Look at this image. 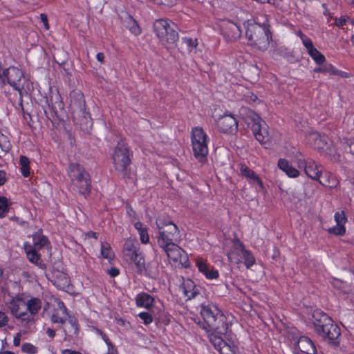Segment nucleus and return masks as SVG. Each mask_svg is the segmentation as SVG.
<instances>
[{
	"mask_svg": "<svg viewBox=\"0 0 354 354\" xmlns=\"http://www.w3.org/2000/svg\"><path fill=\"white\" fill-rule=\"evenodd\" d=\"M244 96L246 98V100L248 102H255L256 100L257 99V97L254 95L252 93H250V92H248L247 94H245Z\"/></svg>",
	"mask_w": 354,
	"mask_h": 354,
	"instance_id": "obj_54",
	"label": "nucleus"
},
{
	"mask_svg": "<svg viewBox=\"0 0 354 354\" xmlns=\"http://www.w3.org/2000/svg\"><path fill=\"white\" fill-rule=\"evenodd\" d=\"M219 129L224 133H234L237 131L238 121L232 115H224L217 122Z\"/></svg>",
	"mask_w": 354,
	"mask_h": 354,
	"instance_id": "obj_16",
	"label": "nucleus"
},
{
	"mask_svg": "<svg viewBox=\"0 0 354 354\" xmlns=\"http://www.w3.org/2000/svg\"><path fill=\"white\" fill-rule=\"evenodd\" d=\"M138 317L143 321L145 324H149L153 322L152 315L148 312H142L138 315Z\"/></svg>",
	"mask_w": 354,
	"mask_h": 354,
	"instance_id": "obj_45",
	"label": "nucleus"
},
{
	"mask_svg": "<svg viewBox=\"0 0 354 354\" xmlns=\"http://www.w3.org/2000/svg\"><path fill=\"white\" fill-rule=\"evenodd\" d=\"M58 306L62 314H66V322L62 324L66 335L70 337L77 336L79 330L77 319L68 313L67 309L63 302L59 303Z\"/></svg>",
	"mask_w": 354,
	"mask_h": 354,
	"instance_id": "obj_11",
	"label": "nucleus"
},
{
	"mask_svg": "<svg viewBox=\"0 0 354 354\" xmlns=\"http://www.w3.org/2000/svg\"><path fill=\"white\" fill-rule=\"evenodd\" d=\"M245 35L250 45L256 46L261 50H265L268 48L272 39V35L268 27L259 24H248Z\"/></svg>",
	"mask_w": 354,
	"mask_h": 354,
	"instance_id": "obj_5",
	"label": "nucleus"
},
{
	"mask_svg": "<svg viewBox=\"0 0 354 354\" xmlns=\"http://www.w3.org/2000/svg\"><path fill=\"white\" fill-rule=\"evenodd\" d=\"M335 221L337 224L344 225L347 221L344 211L337 212L335 214Z\"/></svg>",
	"mask_w": 354,
	"mask_h": 354,
	"instance_id": "obj_43",
	"label": "nucleus"
},
{
	"mask_svg": "<svg viewBox=\"0 0 354 354\" xmlns=\"http://www.w3.org/2000/svg\"><path fill=\"white\" fill-rule=\"evenodd\" d=\"M132 253V254H129L127 257L135 263L138 270L142 271L145 268V261L140 248L136 249L135 252Z\"/></svg>",
	"mask_w": 354,
	"mask_h": 354,
	"instance_id": "obj_28",
	"label": "nucleus"
},
{
	"mask_svg": "<svg viewBox=\"0 0 354 354\" xmlns=\"http://www.w3.org/2000/svg\"><path fill=\"white\" fill-rule=\"evenodd\" d=\"M158 5H165L167 6H171L175 4L176 0H151Z\"/></svg>",
	"mask_w": 354,
	"mask_h": 354,
	"instance_id": "obj_48",
	"label": "nucleus"
},
{
	"mask_svg": "<svg viewBox=\"0 0 354 354\" xmlns=\"http://www.w3.org/2000/svg\"><path fill=\"white\" fill-rule=\"evenodd\" d=\"M46 333L48 335V337H50V338H54L55 336V330L50 328L46 330Z\"/></svg>",
	"mask_w": 354,
	"mask_h": 354,
	"instance_id": "obj_60",
	"label": "nucleus"
},
{
	"mask_svg": "<svg viewBox=\"0 0 354 354\" xmlns=\"http://www.w3.org/2000/svg\"><path fill=\"white\" fill-rule=\"evenodd\" d=\"M192 144L195 158L204 163L207 160L208 147L207 136L202 128L195 127L192 129Z\"/></svg>",
	"mask_w": 354,
	"mask_h": 354,
	"instance_id": "obj_10",
	"label": "nucleus"
},
{
	"mask_svg": "<svg viewBox=\"0 0 354 354\" xmlns=\"http://www.w3.org/2000/svg\"><path fill=\"white\" fill-rule=\"evenodd\" d=\"M297 35L301 39L304 46H306V44H308L309 42H310L312 41L309 37H308L304 34H303L301 32V31H299Z\"/></svg>",
	"mask_w": 354,
	"mask_h": 354,
	"instance_id": "obj_50",
	"label": "nucleus"
},
{
	"mask_svg": "<svg viewBox=\"0 0 354 354\" xmlns=\"http://www.w3.org/2000/svg\"><path fill=\"white\" fill-rule=\"evenodd\" d=\"M63 315L60 317L57 313H55L51 316V321L53 323H60L63 324L66 322V314H62Z\"/></svg>",
	"mask_w": 354,
	"mask_h": 354,
	"instance_id": "obj_46",
	"label": "nucleus"
},
{
	"mask_svg": "<svg viewBox=\"0 0 354 354\" xmlns=\"http://www.w3.org/2000/svg\"><path fill=\"white\" fill-rule=\"evenodd\" d=\"M153 32L160 40V42L167 48H173L178 40L177 26L171 21L159 19L154 21Z\"/></svg>",
	"mask_w": 354,
	"mask_h": 354,
	"instance_id": "obj_4",
	"label": "nucleus"
},
{
	"mask_svg": "<svg viewBox=\"0 0 354 354\" xmlns=\"http://www.w3.org/2000/svg\"><path fill=\"white\" fill-rule=\"evenodd\" d=\"M124 23L126 28L133 35H139L141 33V28L137 21L131 15H127L125 17Z\"/></svg>",
	"mask_w": 354,
	"mask_h": 354,
	"instance_id": "obj_32",
	"label": "nucleus"
},
{
	"mask_svg": "<svg viewBox=\"0 0 354 354\" xmlns=\"http://www.w3.org/2000/svg\"><path fill=\"white\" fill-rule=\"evenodd\" d=\"M86 237H88V238H90V237H93V238H95V239H97V234H96V233H95V232H92V231H90V232H88V233H86Z\"/></svg>",
	"mask_w": 354,
	"mask_h": 354,
	"instance_id": "obj_62",
	"label": "nucleus"
},
{
	"mask_svg": "<svg viewBox=\"0 0 354 354\" xmlns=\"http://www.w3.org/2000/svg\"><path fill=\"white\" fill-rule=\"evenodd\" d=\"M136 302L138 306L149 309L153 305L154 299L149 294L142 292L136 296Z\"/></svg>",
	"mask_w": 354,
	"mask_h": 354,
	"instance_id": "obj_25",
	"label": "nucleus"
},
{
	"mask_svg": "<svg viewBox=\"0 0 354 354\" xmlns=\"http://www.w3.org/2000/svg\"><path fill=\"white\" fill-rule=\"evenodd\" d=\"M21 343V334L17 333L13 339V344L15 346H19Z\"/></svg>",
	"mask_w": 354,
	"mask_h": 354,
	"instance_id": "obj_56",
	"label": "nucleus"
},
{
	"mask_svg": "<svg viewBox=\"0 0 354 354\" xmlns=\"http://www.w3.org/2000/svg\"><path fill=\"white\" fill-rule=\"evenodd\" d=\"M233 246L230 252H228V259L232 263H239L241 261L242 254L245 250L243 243L238 238L233 239Z\"/></svg>",
	"mask_w": 354,
	"mask_h": 354,
	"instance_id": "obj_18",
	"label": "nucleus"
},
{
	"mask_svg": "<svg viewBox=\"0 0 354 354\" xmlns=\"http://www.w3.org/2000/svg\"><path fill=\"white\" fill-rule=\"evenodd\" d=\"M165 252L169 260L175 263L181 264L187 266L188 261L187 256L185 252L180 248L177 243H173L165 248H161Z\"/></svg>",
	"mask_w": 354,
	"mask_h": 354,
	"instance_id": "obj_12",
	"label": "nucleus"
},
{
	"mask_svg": "<svg viewBox=\"0 0 354 354\" xmlns=\"http://www.w3.org/2000/svg\"><path fill=\"white\" fill-rule=\"evenodd\" d=\"M71 106L74 112L80 114L85 120L90 118L89 113L86 111V104L84 95L81 93H75L71 102Z\"/></svg>",
	"mask_w": 354,
	"mask_h": 354,
	"instance_id": "obj_17",
	"label": "nucleus"
},
{
	"mask_svg": "<svg viewBox=\"0 0 354 354\" xmlns=\"http://www.w3.org/2000/svg\"><path fill=\"white\" fill-rule=\"evenodd\" d=\"M96 58L100 62V63H104V53H98L96 55Z\"/></svg>",
	"mask_w": 354,
	"mask_h": 354,
	"instance_id": "obj_61",
	"label": "nucleus"
},
{
	"mask_svg": "<svg viewBox=\"0 0 354 354\" xmlns=\"http://www.w3.org/2000/svg\"><path fill=\"white\" fill-rule=\"evenodd\" d=\"M156 223L158 229L157 242L160 248H165L180 241V235L178 227L165 216H159Z\"/></svg>",
	"mask_w": 354,
	"mask_h": 354,
	"instance_id": "obj_3",
	"label": "nucleus"
},
{
	"mask_svg": "<svg viewBox=\"0 0 354 354\" xmlns=\"http://www.w3.org/2000/svg\"><path fill=\"white\" fill-rule=\"evenodd\" d=\"M306 48V50L308 55L311 57V58L317 64H322L325 62L326 58L323 54H322L313 45V41H311L308 44L304 46Z\"/></svg>",
	"mask_w": 354,
	"mask_h": 354,
	"instance_id": "obj_23",
	"label": "nucleus"
},
{
	"mask_svg": "<svg viewBox=\"0 0 354 354\" xmlns=\"http://www.w3.org/2000/svg\"><path fill=\"white\" fill-rule=\"evenodd\" d=\"M62 354H82V353L79 351H72L70 349H65V350L62 351Z\"/></svg>",
	"mask_w": 354,
	"mask_h": 354,
	"instance_id": "obj_59",
	"label": "nucleus"
},
{
	"mask_svg": "<svg viewBox=\"0 0 354 354\" xmlns=\"http://www.w3.org/2000/svg\"><path fill=\"white\" fill-rule=\"evenodd\" d=\"M248 116L245 118L246 122L252 131L257 140L261 143H266L272 140V137L269 134L266 124L261 118L251 110H245Z\"/></svg>",
	"mask_w": 354,
	"mask_h": 354,
	"instance_id": "obj_9",
	"label": "nucleus"
},
{
	"mask_svg": "<svg viewBox=\"0 0 354 354\" xmlns=\"http://www.w3.org/2000/svg\"><path fill=\"white\" fill-rule=\"evenodd\" d=\"M68 175L71 180V185L75 190L81 194H87L91 191V180L88 174L83 166L79 163H71L69 165Z\"/></svg>",
	"mask_w": 354,
	"mask_h": 354,
	"instance_id": "obj_6",
	"label": "nucleus"
},
{
	"mask_svg": "<svg viewBox=\"0 0 354 354\" xmlns=\"http://www.w3.org/2000/svg\"><path fill=\"white\" fill-rule=\"evenodd\" d=\"M318 180L322 185L330 188L335 187L338 183L336 177L330 172L322 173Z\"/></svg>",
	"mask_w": 354,
	"mask_h": 354,
	"instance_id": "obj_26",
	"label": "nucleus"
},
{
	"mask_svg": "<svg viewBox=\"0 0 354 354\" xmlns=\"http://www.w3.org/2000/svg\"><path fill=\"white\" fill-rule=\"evenodd\" d=\"M134 227L138 231L141 242L145 244L147 243L149 241V237L147 227H145L140 221L135 223Z\"/></svg>",
	"mask_w": 354,
	"mask_h": 354,
	"instance_id": "obj_35",
	"label": "nucleus"
},
{
	"mask_svg": "<svg viewBox=\"0 0 354 354\" xmlns=\"http://www.w3.org/2000/svg\"><path fill=\"white\" fill-rule=\"evenodd\" d=\"M6 181V173L0 170V186L3 185Z\"/></svg>",
	"mask_w": 354,
	"mask_h": 354,
	"instance_id": "obj_57",
	"label": "nucleus"
},
{
	"mask_svg": "<svg viewBox=\"0 0 354 354\" xmlns=\"http://www.w3.org/2000/svg\"><path fill=\"white\" fill-rule=\"evenodd\" d=\"M182 288L184 295L189 299L194 298L198 294L194 283L191 279L184 281Z\"/></svg>",
	"mask_w": 354,
	"mask_h": 354,
	"instance_id": "obj_30",
	"label": "nucleus"
},
{
	"mask_svg": "<svg viewBox=\"0 0 354 354\" xmlns=\"http://www.w3.org/2000/svg\"><path fill=\"white\" fill-rule=\"evenodd\" d=\"M48 243L47 238L40 233H36L32 236V245L30 247L32 248L33 250H39L41 249Z\"/></svg>",
	"mask_w": 354,
	"mask_h": 354,
	"instance_id": "obj_33",
	"label": "nucleus"
},
{
	"mask_svg": "<svg viewBox=\"0 0 354 354\" xmlns=\"http://www.w3.org/2000/svg\"><path fill=\"white\" fill-rule=\"evenodd\" d=\"M351 41L352 42V44L354 46V34L352 35L351 38Z\"/></svg>",
	"mask_w": 354,
	"mask_h": 354,
	"instance_id": "obj_64",
	"label": "nucleus"
},
{
	"mask_svg": "<svg viewBox=\"0 0 354 354\" xmlns=\"http://www.w3.org/2000/svg\"><path fill=\"white\" fill-rule=\"evenodd\" d=\"M107 273L111 277H117L119 274L120 271H119V270L118 268H116L115 267H112L110 269L107 270Z\"/></svg>",
	"mask_w": 354,
	"mask_h": 354,
	"instance_id": "obj_51",
	"label": "nucleus"
},
{
	"mask_svg": "<svg viewBox=\"0 0 354 354\" xmlns=\"http://www.w3.org/2000/svg\"><path fill=\"white\" fill-rule=\"evenodd\" d=\"M220 27L222 34L227 41H234L241 35L240 28L230 20H223Z\"/></svg>",
	"mask_w": 354,
	"mask_h": 354,
	"instance_id": "obj_14",
	"label": "nucleus"
},
{
	"mask_svg": "<svg viewBox=\"0 0 354 354\" xmlns=\"http://www.w3.org/2000/svg\"><path fill=\"white\" fill-rule=\"evenodd\" d=\"M9 322V318L6 313L0 310V328L5 327Z\"/></svg>",
	"mask_w": 354,
	"mask_h": 354,
	"instance_id": "obj_47",
	"label": "nucleus"
},
{
	"mask_svg": "<svg viewBox=\"0 0 354 354\" xmlns=\"http://www.w3.org/2000/svg\"><path fill=\"white\" fill-rule=\"evenodd\" d=\"M348 19V17L342 16L340 18L335 19V24L338 27H342Z\"/></svg>",
	"mask_w": 354,
	"mask_h": 354,
	"instance_id": "obj_49",
	"label": "nucleus"
},
{
	"mask_svg": "<svg viewBox=\"0 0 354 354\" xmlns=\"http://www.w3.org/2000/svg\"><path fill=\"white\" fill-rule=\"evenodd\" d=\"M297 351L295 354H317L313 341L306 336H301L297 341Z\"/></svg>",
	"mask_w": 354,
	"mask_h": 354,
	"instance_id": "obj_20",
	"label": "nucleus"
},
{
	"mask_svg": "<svg viewBox=\"0 0 354 354\" xmlns=\"http://www.w3.org/2000/svg\"><path fill=\"white\" fill-rule=\"evenodd\" d=\"M0 354H14V353L10 352V351H3V352H0Z\"/></svg>",
	"mask_w": 354,
	"mask_h": 354,
	"instance_id": "obj_63",
	"label": "nucleus"
},
{
	"mask_svg": "<svg viewBox=\"0 0 354 354\" xmlns=\"http://www.w3.org/2000/svg\"><path fill=\"white\" fill-rule=\"evenodd\" d=\"M101 254L103 256V257L108 259L109 260L112 259V258L113 257V253L111 251V246L108 243H106V242L102 243Z\"/></svg>",
	"mask_w": 354,
	"mask_h": 354,
	"instance_id": "obj_39",
	"label": "nucleus"
},
{
	"mask_svg": "<svg viewBox=\"0 0 354 354\" xmlns=\"http://www.w3.org/2000/svg\"><path fill=\"white\" fill-rule=\"evenodd\" d=\"M306 174L312 178L313 180H318L320 174H322V167L315 163V161L312 160H308V165H306L305 169Z\"/></svg>",
	"mask_w": 354,
	"mask_h": 354,
	"instance_id": "obj_22",
	"label": "nucleus"
},
{
	"mask_svg": "<svg viewBox=\"0 0 354 354\" xmlns=\"http://www.w3.org/2000/svg\"><path fill=\"white\" fill-rule=\"evenodd\" d=\"M19 164L21 165V172L24 177H28L30 175V160L25 156H21L19 159Z\"/></svg>",
	"mask_w": 354,
	"mask_h": 354,
	"instance_id": "obj_36",
	"label": "nucleus"
},
{
	"mask_svg": "<svg viewBox=\"0 0 354 354\" xmlns=\"http://www.w3.org/2000/svg\"><path fill=\"white\" fill-rule=\"evenodd\" d=\"M242 259H244V263L247 268H250L255 263L254 257L250 251L247 250L246 249L244 251V253L242 254Z\"/></svg>",
	"mask_w": 354,
	"mask_h": 354,
	"instance_id": "obj_38",
	"label": "nucleus"
},
{
	"mask_svg": "<svg viewBox=\"0 0 354 354\" xmlns=\"http://www.w3.org/2000/svg\"><path fill=\"white\" fill-rule=\"evenodd\" d=\"M0 148L2 151L8 152L11 149L8 138L0 131Z\"/></svg>",
	"mask_w": 354,
	"mask_h": 354,
	"instance_id": "obj_41",
	"label": "nucleus"
},
{
	"mask_svg": "<svg viewBox=\"0 0 354 354\" xmlns=\"http://www.w3.org/2000/svg\"><path fill=\"white\" fill-rule=\"evenodd\" d=\"M8 201L6 197L0 196V217H3L9 211Z\"/></svg>",
	"mask_w": 354,
	"mask_h": 354,
	"instance_id": "obj_40",
	"label": "nucleus"
},
{
	"mask_svg": "<svg viewBox=\"0 0 354 354\" xmlns=\"http://www.w3.org/2000/svg\"><path fill=\"white\" fill-rule=\"evenodd\" d=\"M197 266L198 270L204 274L207 279H213L218 278V271L211 268L203 259L197 261Z\"/></svg>",
	"mask_w": 354,
	"mask_h": 354,
	"instance_id": "obj_24",
	"label": "nucleus"
},
{
	"mask_svg": "<svg viewBox=\"0 0 354 354\" xmlns=\"http://www.w3.org/2000/svg\"><path fill=\"white\" fill-rule=\"evenodd\" d=\"M240 171L243 176L252 180L253 182L257 183L261 187L263 186V183L260 178L255 174V172L253 170L250 169L248 167H247L245 165H241Z\"/></svg>",
	"mask_w": 354,
	"mask_h": 354,
	"instance_id": "obj_29",
	"label": "nucleus"
},
{
	"mask_svg": "<svg viewBox=\"0 0 354 354\" xmlns=\"http://www.w3.org/2000/svg\"><path fill=\"white\" fill-rule=\"evenodd\" d=\"M328 233L337 236L344 235L346 232V227L343 225L337 224L335 226L328 230Z\"/></svg>",
	"mask_w": 354,
	"mask_h": 354,
	"instance_id": "obj_42",
	"label": "nucleus"
},
{
	"mask_svg": "<svg viewBox=\"0 0 354 354\" xmlns=\"http://www.w3.org/2000/svg\"><path fill=\"white\" fill-rule=\"evenodd\" d=\"M0 80L4 85L6 82L21 95L22 91L29 89V83L24 72L15 66H10L0 72Z\"/></svg>",
	"mask_w": 354,
	"mask_h": 354,
	"instance_id": "obj_7",
	"label": "nucleus"
},
{
	"mask_svg": "<svg viewBox=\"0 0 354 354\" xmlns=\"http://www.w3.org/2000/svg\"><path fill=\"white\" fill-rule=\"evenodd\" d=\"M322 330L317 333L329 344L334 346L339 345V338L341 335L340 328L333 321L325 326Z\"/></svg>",
	"mask_w": 354,
	"mask_h": 354,
	"instance_id": "obj_13",
	"label": "nucleus"
},
{
	"mask_svg": "<svg viewBox=\"0 0 354 354\" xmlns=\"http://www.w3.org/2000/svg\"><path fill=\"white\" fill-rule=\"evenodd\" d=\"M70 279L68 275L64 272H57L55 279L54 284L61 290H65L68 287Z\"/></svg>",
	"mask_w": 354,
	"mask_h": 354,
	"instance_id": "obj_31",
	"label": "nucleus"
},
{
	"mask_svg": "<svg viewBox=\"0 0 354 354\" xmlns=\"http://www.w3.org/2000/svg\"><path fill=\"white\" fill-rule=\"evenodd\" d=\"M183 40L186 45L190 48H192L193 47H195L196 46V44L191 38H185L183 39Z\"/></svg>",
	"mask_w": 354,
	"mask_h": 354,
	"instance_id": "obj_55",
	"label": "nucleus"
},
{
	"mask_svg": "<svg viewBox=\"0 0 354 354\" xmlns=\"http://www.w3.org/2000/svg\"><path fill=\"white\" fill-rule=\"evenodd\" d=\"M24 353L28 354H35L37 353V348L30 343H25L21 346Z\"/></svg>",
	"mask_w": 354,
	"mask_h": 354,
	"instance_id": "obj_44",
	"label": "nucleus"
},
{
	"mask_svg": "<svg viewBox=\"0 0 354 354\" xmlns=\"http://www.w3.org/2000/svg\"><path fill=\"white\" fill-rule=\"evenodd\" d=\"M114 169L122 176H127L131 163V153L127 143L120 140L117 143L111 154Z\"/></svg>",
	"mask_w": 354,
	"mask_h": 354,
	"instance_id": "obj_8",
	"label": "nucleus"
},
{
	"mask_svg": "<svg viewBox=\"0 0 354 354\" xmlns=\"http://www.w3.org/2000/svg\"><path fill=\"white\" fill-rule=\"evenodd\" d=\"M102 338L105 342V343L107 344L109 347V351L111 350H113V345L112 344L111 342L110 341L109 338L107 337L106 334H104L102 335Z\"/></svg>",
	"mask_w": 354,
	"mask_h": 354,
	"instance_id": "obj_53",
	"label": "nucleus"
},
{
	"mask_svg": "<svg viewBox=\"0 0 354 354\" xmlns=\"http://www.w3.org/2000/svg\"><path fill=\"white\" fill-rule=\"evenodd\" d=\"M308 165V160H298V167L299 168L304 167L305 169L306 165Z\"/></svg>",
	"mask_w": 354,
	"mask_h": 354,
	"instance_id": "obj_58",
	"label": "nucleus"
},
{
	"mask_svg": "<svg viewBox=\"0 0 354 354\" xmlns=\"http://www.w3.org/2000/svg\"><path fill=\"white\" fill-rule=\"evenodd\" d=\"M41 306V300L37 297L17 295L12 298L8 308L17 320L26 325L33 322Z\"/></svg>",
	"mask_w": 354,
	"mask_h": 354,
	"instance_id": "obj_1",
	"label": "nucleus"
},
{
	"mask_svg": "<svg viewBox=\"0 0 354 354\" xmlns=\"http://www.w3.org/2000/svg\"><path fill=\"white\" fill-rule=\"evenodd\" d=\"M139 248L137 246V244L133 239H127L123 248V252L125 256L129 255V254H133L132 252H135L136 249Z\"/></svg>",
	"mask_w": 354,
	"mask_h": 354,
	"instance_id": "obj_37",
	"label": "nucleus"
},
{
	"mask_svg": "<svg viewBox=\"0 0 354 354\" xmlns=\"http://www.w3.org/2000/svg\"><path fill=\"white\" fill-rule=\"evenodd\" d=\"M40 19H41V21L44 24V28L46 30H48L49 29V24H48V22L47 15L46 14L42 13V14L40 15Z\"/></svg>",
	"mask_w": 354,
	"mask_h": 354,
	"instance_id": "obj_52",
	"label": "nucleus"
},
{
	"mask_svg": "<svg viewBox=\"0 0 354 354\" xmlns=\"http://www.w3.org/2000/svg\"><path fill=\"white\" fill-rule=\"evenodd\" d=\"M278 167L280 169L286 172V174L291 178L297 177L299 172L297 169L293 167L289 162L285 159H279L278 161Z\"/></svg>",
	"mask_w": 354,
	"mask_h": 354,
	"instance_id": "obj_27",
	"label": "nucleus"
},
{
	"mask_svg": "<svg viewBox=\"0 0 354 354\" xmlns=\"http://www.w3.org/2000/svg\"><path fill=\"white\" fill-rule=\"evenodd\" d=\"M332 321L333 319L329 316L320 310H315L313 313V324L316 333L323 330L325 326Z\"/></svg>",
	"mask_w": 354,
	"mask_h": 354,
	"instance_id": "obj_19",
	"label": "nucleus"
},
{
	"mask_svg": "<svg viewBox=\"0 0 354 354\" xmlns=\"http://www.w3.org/2000/svg\"><path fill=\"white\" fill-rule=\"evenodd\" d=\"M308 144L319 151L323 150L327 145L328 138L318 132H311L307 136Z\"/></svg>",
	"mask_w": 354,
	"mask_h": 354,
	"instance_id": "obj_21",
	"label": "nucleus"
},
{
	"mask_svg": "<svg viewBox=\"0 0 354 354\" xmlns=\"http://www.w3.org/2000/svg\"><path fill=\"white\" fill-rule=\"evenodd\" d=\"M37 250H33L31 247H27L26 246V256L28 259L32 263L36 264L37 266H39V267H41L42 266V261L40 259L39 255L37 252Z\"/></svg>",
	"mask_w": 354,
	"mask_h": 354,
	"instance_id": "obj_34",
	"label": "nucleus"
},
{
	"mask_svg": "<svg viewBox=\"0 0 354 354\" xmlns=\"http://www.w3.org/2000/svg\"><path fill=\"white\" fill-rule=\"evenodd\" d=\"M201 315L206 324L203 328L206 330L208 335L211 333H227L229 325L227 319L216 305L212 303L202 304Z\"/></svg>",
	"mask_w": 354,
	"mask_h": 354,
	"instance_id": "obj_2",
	"label": "nucleus"
},
{
	"mask_svg": "<svg viewBox=\"0 0 354 354\" xmlns=\"http://www.w3.org/2000/svg\"><path fill=\"white\" fill-rule=\"evenodd\" d=\"M226 335L227 333L225 335L211 333L209 335V339L220 354H235V351L232 346L227 344L223 339V336L226 337Z\"/></svg>",
	"mask_w": 354,
	"mask_h": 354,
	"instance_id": "obj_15",
	"label": "nucleus"
}]
</instances>
